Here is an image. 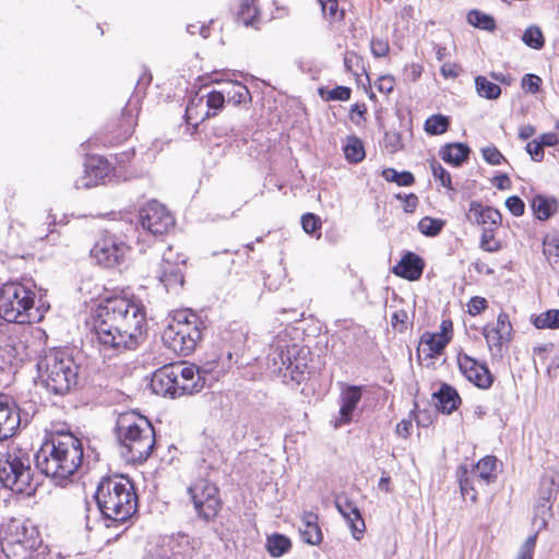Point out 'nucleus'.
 Returning <instances> with one entry per match:
<instances>
[{
    "instance_id": "nucleus-6",
    "label": "nucleus",
    "mask_w": 559,
    "mask_h": 559,
    "mask_svg": "<svg viewBox=\"0 0 559 559\" xmlns=\"http://www.w3.org/2000/svg\"><path fill=\"white\" fill-rule=\"evenodd\" d=\"M0 481L17 493L31 496L36 491L37 483L34 480L31 455L26 450L11 445L0 454Z\"/></svg>"
},
{
    "instance_id": "nucleus-53",
    "label": "nucleus",
    "mask_w": 559,
    "mask_h": 559,
    "mask_svg": "<svg viewBox=\"0 0 559 559\" xmlns=\"http://www.w3.org/2000/svg\"><path fill=\"white\" fill-rule=\"evenodd\" d=\"M431 170H432L433 177L436 179H439L443 187L449 188V189L452 188L451 187V185H452L451 175L445 168L442 167V165L440 163L432 162Z\"/></svg>"
},
{
    "instance_id": "nucleus-37",
    "label": "nucleus",
    "mask_w": 559,
    "mask_h": 559,
    "mask_svg": "<svg viewBox=\"0 0 559 559\" xmlns=\"http://www.w3.org/2000/svg\"><path fill=\"white\" fill-rule=\"evenodd\" d=\"M475 88L478 96L486 99L493 100L501 95V87L483 75L475 78Z\"/></svg>"
},
{
    "instance_id": "nucleus-15",
    "label": "nucleus",
    "mask_w": 559,
    "mask_h": 559,
    "mask_svg": "<svg viewBox=\"0 0 559 559\" xmlns=\"http://www.w3.org/2000/svg\"><path fill=\"white\" fill-rule=\"evenodd\" d=\"M177 364L166 365L157 369L151 379V388L153 392L162 396H170L173 399L179 396Z\"/></svg>"
},
{
    "instance_id": "nucleus-42",
    "label": "nucleus",
    "mask_w": 559,
    "mask_h": 559,
    "mask_svg": "<svg viewBox=\"0 0 559 559\" xmlns=\"http://www.w3.org/2000/svg\"><path fill=\"white\" fill-rule=\"evenodd\" d=\"M543 252L554 270L559 272V238L546 237L543 242Z\"/></svg>"
},
{
    "instance_id": "nucleus-55",
    "label": "nucleus",
    "mask_w": 559,
    "mask_h": 559,
    "mask_svg": "<svg viewBox=\"0 0 559 559\" xmlns=\"http://www.w3.org/2000/svg\"><path fill=\"white\" fill-rule=\"evenodd\" d=\"M5 350L10 358L22 361L25 356V345L22 342L12 341L5 345Z\"/></svg>"
},
{
    "instance_id": "nucleus-58",
    "label": "nucleus",
    "mask_w": 559,
    "mask_h": 559,
    "mask_svg": "<svg viewBox=\"0 0 559 559\" xmlns=\"http://www.w3.org/2000/svg\"><path fill=\"white\" fill-rule=\"evenodd\" d=\"M394 84L395 81L392 75H382L377 81L376 86L379 92L389 94L393 91Z\"/></svg>"
},
{
    "instance_id": "nucleus-12",
    "label": "nucleus",
    "mask_w": 559,
    "mask_h": 559,
    "mask_svg": "<svg viewBox=\"0 0 559 559\" xmlns=\"http://www.w3.org/2000/svg\"><path fill=\"white\" fill-rule=\"evenodd\" d=\"M185 264L186 257L182 254H176L171 247H168L167 250L163 253L158 278L167 290L176 286H182V266Z\"/></svg>"
},
{
    "instance_id": "nucleus-41",
    "label": "nucleus",
    "mask_w": 559,
    "mask_h": 559,
    "mask_svg": "<svg viewBox=\"0 0 559 559\" xmlns=\"http://www.w3.org/2000/svg\"><path fill=\"white\" fill-rule=\"evenodd\" d=\"M467 21L471 25L484 31L492 32L496 29L493 17L478 10H471L467 14Z\"/></svg>"
},
{
    "instance_id": "nucleus-62",
    "label": "nucleus",
    "mask_w": 559,
    "mask_h": 559,
    "mask_svg": "<svg viewBox=\"0 0 559 559\" xmlns=\"http://www.w3.org/2000/svg\"><path fill=\"white\" fill-rule=\"evenodd\" d=\"M506 206L508 210H525V204L521 198L518 195L509 197L506 200Z\"/></svg>"
},
{
    "instance_id": "nucleus-30",
    "label": "nucleus",
    "mask_w": 559,
    "mask_h": 559,
    "mask_svg": "<svg viewBox=\"0 0 559 559\" xmlns=\"http://www.w3.org/2000/svg\"><path fill=\"white\" fill-rule=\"evenodd\" d=\"M186 121L188 124L198 127L199 122L211 118V111L204 109V97L194 96L190 98L186 108Z\"/></svg>"
},
{
    "instance_id": "nucleus-29",
    "label": "nucleus",
    "mask_w": 559,
    "mask_h": 559,
    "mask_svg": "<svg viewBox=\"0 0 559 559\" xmlns=\"http://www.w3.org/2000/svg\"><path fill=\"white\" fill-rule=\"evenodd\" d=\"M497 460L495 456H485L483 457L468 473L471 476L475 477L479 485H488L491 481H495L497 476L493 473L496 468Z\"/></svg>"
},
{
    "instance_id": "nucleus-56",
    "label": "nucleus",
    "mask_w": 559,
    "mask_h": 559,
    "mask_svg": "<svg viewBox=\"0 0 559 559\" xmlns=\"http://www.w3.org/2000/svg\"><path fill=\"white\" fill-rule=\"evenodd\" d=\"M526 152L534 162H542L544 158V147L539 141H532L526 144Z\"/></svg>"
},
{
    "instance_id": "nucleus-21",
    "label": "nucleus",
    "mask_w": 559,
    "mask_h": 559,
    "mask_svg": "<svg viewBox=\"0 0 559 559\" xmlns=\"http://www.w3.org/2000/svg\"><path fill=\"white\" fill-rule=\"evenodd\" d=\"M143 230L153 236H162L175 228L176 219L171 212H146L139 218Z\"/></svg>"
},
{
    "instance_id": "nucleus-27",
    "label": "nucleus",
    "mask_w": 559,
    "mask_h": 559,
    "mask_svg": "<svg viewBox=\"0 0 559 559\" xmlns=\"http://www.w3.org/2000/svg\"><path fill=\"white\" fill-rule=\"evenodd\" d=\"M302 526L299 527L301 538L309 545H318L322 540V533L318 525V515L312 512H305Z\"/></svg>"
},
{
    "instance_id": "nucleus-52",
    "label": "nucleus",
    "mask_w": 559,
    "mask_h": 559,
    "mask_svg": "<svg viewBox=\"0 0 559 559\" xmlns=\"http://www.w3.org/2000/svg\"><path fill=\"white\" fill-rule=\"evenodd\" d=\"M371 53L376 58L386 57L390 52L389 41L373 37L370 41Z\"/></svg>"
},
{
    "instance_id": "nucleus-26",
    "label": "nucleus",
    "mask_w": 559,
    "mask_h": 559,
    "mask_svg": "<svg viewBox=\"0 0 559 559\" xmlns=\"http://www.w3.org/2000/svg\"><path fill=\"white\" fill-rule=\"evenodd\" d=\"M40 222L35 236L38 239H45L56 230L57 226L67 225L69 223V215L66 212H43Z\"/></svg>"
},
{
    "instance_id": "nucleus-31",
    "label": "nucleus",
    "mask_w": 559,
    "mask_h": 559,
    "mask_svg": "<svg viewBox=\"0 0 559 559\" xmlns=\"http://www.w3.org/2000/svg\"><path fill=\"white\" fill-rule=\"evenodd\" d=\"M469 153V147L463 143L447 144L440 150L441 158L445 163L452 164L454 166H459L464 163L468 158Z\"/></svg>"
},
{
    "instance_id": "nucleus-23",
    "label": "nucleus",
    "mask_w": 559,
    "mask_h": 559,
    "mask_svg": "<svg viewBox=\"0 0 559 559\" xmlns=\"http://www.w3.org/2000/svg\"><path fill=\"white\" fill-rule=\"evenodd\" d=\"M361 400V388L356 385H347L341 394L342 405L340 408V419L335 426L348 424L353 418V412Z\"/></svg>"
},
{
    "instance_id": "nucleus-34",
    "label": "nucleus",
    "mask_w": 559,
    "mask_h": 559,
    "mask_svg": "<svg viewBox=\"0 0 559 559\" xmlns=\"http://www.w3.org/2000/svg\"><path fill=\"white\" fill-rule=\"evenodd\" d=\"M530 202L531 210H557L559 207L558 200L550 194L537 193L531 189L530 194H525Z\"/></svg>"
},
{
    "instance_id": "nucleus-39",
    "label": "nucleus",
    "mask_w": 559,
    "mask_h": 559,
    "mask_svg": "<svg viewBox=\"0 0 559 559\" xmlns=\"http://www.w3.org/2000/svg\"><path fill=\"white\" fill-rule=\"evenodd\" d=\"M459 484L462 496L464 498H468L473 503H475L477 501L476 486L479 484L475 477L468 474L466 468H462V472L459 476Z\"/></svg>"
},
{
    "instance_id": "nucleus-64",
    "label": "nucleus",
    "mask_w": 559,
    "mask_h": 559,
    "mask_svg": "<svg viewBox=\"0 0 559 559\" xmlns=\"http://www.w3.org/2000/svg\"><path fill=\"white\" fill-rule=\"evenodd\" d=\"M213 133L216 138L235 136V129L233 126L215 127Z\"/></svg>"
},
{
    "instance_id": "nucleus-19",
    "label": "nucleus",
    "mask_w": 559,
    "mask_h": 559,
    "mask_svg": "<svg viewBox=\"0 0 559 559\" xmlns=\"http://www.w3.org/2000/svg\"><path fill=\"white\" fill-rule=\"evenodd\" d=\"M20 413L15 402L0 394V442L11 438L20 426Z\"/></svg>"
},
{
    "instance_id": "nucleus-24",
    "label": "nucleus",
    "mask_w": 559,
    "mask_h": 559,
    "mask_svg": "<svg viewBox=\"0 0 559 559\" xmlns=\"http://www.w3.org/2000/svg\"><path fill=\"white\" fill-rule=\"evenodd\" d=\"M335 507L343 518L354 514V519H356L358 523L353 524V537L359 540L366 530L365 521L359 509L347 498L346 495H338L335 497Z\"/></svg>"
},
{
    "instance_id": "nucleus-48",
    "label": "nucleus",
    "mask_w": 559,
    "mask_h": 559,
    "mask_svg": "<svg viewBox=\"0 0 559 559\" xmlns=\"http://www.w3.org/2000/svg\"><path fill=\"white\" fill-rule=\"evenodd\" d=\"M301 225L307 234L314 235L317 231H320L321 229V219L312 212H307L305 215L301 216ZM320 236L321 233H318L317 238H319Z\"/></svg>"
},
{
    "instance_id": "nucleus-1",
    "label": "nucleus",
    "mask_w": 559,
    "mask_h": 559,
    "mask_svg": "<svg viewBox=\"0 0 559 559\" xmlns=\"http://www.w3.org/2000/svg\"><path fill=\"white\" fill-rule=\"evenodd\" d=\"M146 312L140 300L114 296L102 300L92 316V340L107 358L135 349L144 338Z\"/></svg>"
},
{
    "instance_id": "nucleus-44",
    "label": "nucleus",
    "mask_w": 559,
    "mask_h": 559,
    "mask_svg": "<svg viewBox=\"0 0 559 559\" xmlns=\"http://www.w3.org/2000/svg\"><path fill=\"white\" fill-rule=\"evenodd\" d=\"M444 225L445 221L441 218L425 216L418 222V230L427 237H435L440 234Z\"/></svg>"
},
{
    "instance_id": "nucleus-7",
    "label": "nucleus",
    "mask_w": 559,
    "mask_h": 559,
    "mask_svg": "<svg viewBox=\"0 0 559 559\" xmlns=\"http://www.w3.org/2000/svg\"><path fill=\"white\" fill-rule=\"evenodd\" d=\"M202 338V322L195 313L177 312L163 332L162 340L169 349L188 356Z\"/></svg>"
},
{
    "instance_id": "nucleus-9",
    "label": "nucleus",
    "mask_w": 559,
    "mask_h": 559,
    "mask_svg": "<svg viewBox=\"0 0 559 559\" xmlns=\"http://www.w3.org/2000/svg\"><path fill=\"white\" fill-rule=\"evenodd\" d=\"M187 492L200 519L205 522L213 521L222 508L218 488L207 479L200 478L193 481Z\"/></svg>"
},
{
    "instance_id": "nucleus-3",
    "label": "nucleus",
    "mask_w": 559,
    "mask_h": 559,
    "mask_svg": "<svg viewBox=\"0 0 559 559\" xmlns=\"http://www.w3.org/2000/svg\"><path fill=\"white\" fill-rule=\"evenodd\" d=\"M105 521L123 523L136 511L138 497L133 483L122 475L103 477L94 496Z\"/></svg>"
},
{
    "instance_id": "nucleus-17",
    "label": "nucleus",
    "mask_w": 559,
    "mask_h": 559,
    "mask_svg": "<svg viewBox=\"0 0 559 559\" xmlns=\"http://www.w3.org/2000/svg\"><path fill=\"white\" fill-rule=\"evenodd\" d=\"M559 488V473L556 471H547L540 480L538 490V504L536 506V515H540V527L546 526L545 514L551 509V500L556 496Z\"/></svg>"
},
{
    "instance_id": "nucleus-45",
    "label": "nucleus",
    "mask_w": 559,
    "mask_h": 559,
    "mask_svg": "<svg viewBox=\"0 0 559 559\" xmlns=\"http://www.w3.org/2000/svg\"><path fill=\"white\" fill-rule=\"evenodd\" d=\"M225 104V92L212 91L204 97V109L211 111V117H215Z\"/></svg>"
},
{
    "instance_id": "nucleus-14",
    "label": "nucleus",
    "mask_w": 559,
    "mask_h": 559,
    "mask_svg": "<svg viewBox=\"0 0 559 559\" xmlns=\"http://www.w3.org/2000/svg\"><path fill=\"white\" fill-rule=\"evenodd\" d=\"M111 168L106 158L99 155L86 159L84 176L76 180V188H92L111 180Z\"/></svg>"
},
{
    "instance_id": "nucleus-54",
    "label": "nucleus",
    "mask_w": 559,
    "mask_h": 559,
    "mask_svg": "<svg viewBox=\"0 0 559 559\" xmlns=\"http://www.w3.org/2000/svg\"><path fill=\"white\" fill-rule=\"evenodd\" d=\"M352 90L347 86H336L328 92L326 100L346 102L350 98Z\"/></svg>"
},
{
    "instance_id": "nucleus-50",
    "label": "nucleus",
    "mask_w": 559,
    "mask_h": 559,
    "mask_svg": "<svg viewBox=\"0 0 559 559\" xmlns=\"http://www.w3.org/2000/svg\"><path fill=\"white\" fill-rule=\"evenodd\" d=\"M481 155L486 163L493 166L500 165L504 160L503 155L495 145L481 148Z\"/></svg>"
},
{
    "instance_id": "nucleus-13",
    "label": "nucleus",
    "mask_w": 559,
    "mask_h": 559,
    "mask_svg": "<svg viewBox=\"0 0 559 559\" xmlns=\"http://www.w3.org/2000/svg\"><path fill=\"white\" fill-rule=\"evenodd\" d=\"M473 215H468V219L483 226V233L480 238V248L488 252H497L501 246L498 240L495 239L493 230L501 224L502 216L501 212H471Z\"/></svg>"
},
{
    "instance_id": "nucleus-59",
    "label": "nucleus",
    "mask_w": 559,
    "mask_h": 559,
    "mask_svg": "<svg viewBox=\"0 0 559 559\" xmlns=\"http://www.w3.org/2000/svg\"><path fill=\"white\" fill-rule=\"evenodd\" d=\"M324 14L335 17L338 10L337 0H318Z\"/></svg>"
},
{
    "instance_id": "nucleus-47",
    "label": "nucleus",
    "mask_w": 559,
    "mask_h": 559,
    "mask_svg": "<svg viewBox=\"0 0 559 559\" xmlns=\"http://www.w3.org/2000/svg\"><path fill=\"white\" fill-rule=\"evenodd\" d=\"M522 40L533 49H542L545 45L544 35L537 26L527 27L523 33Z\"/></svg>"
},
{
    "instance_id": "nucleus-2",
    "label": "nucleus",
    "mask_w": 559,
    "mask_h": 559,
    "mask_svg": "<svg viewBox=\"0 0 559 559\" xmlns=\"http://www.w3.org/2000/svg\"><path fill=\"white\" fill-rule=\"evenodd\" d=\"M83 459L82 442L70 431H51L35 454L37 469L56 483L71 477Z\"/></svg>"
},
{
    "instance_id": "nucleus-8",
    "label": "nucleus",
    "mask_w": 559,
    "mask_h": 559,
    "mask_svg": "<svg viewBox=\"0 0 559 559\" xmlns=\"http://www.w3.org/2000/svg\"><path fill=\"white\" fill-rule=\"evenodd\" d=\"M35 293L23 284L10 282L0 288V317L10 323H31Z\"/></svg>"
},
{
    "instance_id": "nucleus-10",
    "label": "nucleus",
    "mask_w": 559,
    "mask_h": 559,
    "mask_svg": "<svg viewBox=\"0 0 559 559\" xmlns=\"http://www.w3.org/2000/svg\"><path fill=\"white\" fill-rule=\"evenodd\" d=\"M513 328L509 314L501 311L495 323L486 324L483 328V336L486 340L492 358L501 359L504 349L512 341Z\"/></svg>"
},
{
    "instance_id": "nucleus-63",
    "label": "nucleus",
    "mask_w": 559,
    "mask_h": 559,
    "mask_svg": "<svg viewBox=\"0 0 559 559\" xmlns=\"http://www.w3.org/2000/svg\"><path fill=\"white\" fill-rule=\"evenodd\" d=\"M385 143H386V146H392L393 147V151H397L401 148V135L400 133L397 132H393V133H386L385 134Z\"/></svg>"
},
{
    "instance_id": "nucleus-36",
    "label": "nucleus",
    "mask_w": 559,
    "mask_h": 559,
    "mask_svg": "<svg viewBox=\"0 0 559 559\" xmlns=\"http://www.w3.org/2000/svg\"><path fill=\"white\" fill-rule=\"evenodd\" d=\"M532 324L538 329H549V330H556L559 329V310L558 309H550L545 312H542L537 316H532L531 318Z\"/></svg>"
},
{
    "instance_id": "nucleus-5",
    "label": "nucleus",
    "mask_w": 559,
    "mask_h": 559,
    "mask_svg": "<svg viewBox=\"0 0 559 559\" xmlns=\"http://www.w3.org/2000/svg\"><path fill=\"white\" fill-rule=\"evenodd\" d=\"M37 368L43 384L52 394L64 395L78 383L79 367L66 352L49 350Z\"/></svg>"
},
{
    "instance_id": "nucleus-60",
    "label": "nucleus",
    "mask_w": 559,
    "mask_h": 559,
    "mask_svg": "<svg viewBox=\"0 0 559 559\" xmlns=\"http://www.w3.org/2000/svg\"><path fill=\"white\" fill-rule=\"evenodd\" d=\"M441 75L444 79H455L459 76L460 68L452 62H444L440 68Z\"/></svg>"
},
{
    "instance_id": "nucleus-4",
    "label": "nucleus",
    "mask_w": 559,
    "mask_h": 559,
    "mask_svg": "<svg viewBox=\"0 0 559 559\" xmlns=\"http://www.w3.org/2000/svg\"><path fill=\"white\" fill-rule=\"evenodd\" d=\"M117 439L123 449L122 454L133 463H143L155 445V430L147 418L135 413H123L116 424Z\"/></svg>"
},
{
    "instance_id": "nucleus-57",
    "label": "nucleus",
    "mask_w": 559,
    "mask_h": 559,
    "mask_svg": "<svg viewBox=\"0 0 559 559\" xmlns=\"http://www.w3.org/2000/svg\"><path fill=\"white\" fill-rule=\"evenodd\" d=\"M467 307H468V313L471 316H477L486 309L487 300L483 297L475 296V297L471 298Z\"/></svg>"
},
{
    "instance_id": "nucleus-40",
    "label": "nucleus",
    "mask_w": 559,
    "mask_h": 559,
    "mask_svg": "<svg viewBox=\"0 0 559 559\" xmlns=\"http://www.w3.org/2000/svg\"><path fill=\"white\" fill-rule=\"evenodd\" d=\"M292 547L289 538L282 534H274L267 537L266 549L272 557H281Z\"/></svg>"
},
{
    "instance_id": "nucleus-35",
    "label": "nucleus",
    "mask_w": 559,
    "mask_h": 559,
    "mask_svg": "<svg viewBox=\"0 0 559 559\" xmlns=\"http://www.w3.org/2000/svg\"><path fill=\"white\" fill-rule=\"evenodd\" d=\"M236 20L245 26H255L259 21V11L254 7V0H242L237 12Z\"/></svg>"
},
{
    "instance_id": "nucleus-28",
    "label": "nucleus",
    "mask_w": 559,
    "mask_h": 559,
    "mask_svg": "<svg viewBox=\"0 0 559 559\" xmlns=\"http://www.w3.org/2000/svg\"><path fill=\"white\" fill-rule=\"evenodd\" d=\"M436 406L442 413L451 414L461 402L457 392L448 384H442L438 392L433 393Z\"/></svg>"
},
{
    "instance_id": "nucleus-11",
    "label": "nucleus",
    "mask_w": 559,
    "mask_h": 559,
    "mask_svg": "<svg viewBox=\"0 0 559 559\" xmlns=\"http://www.w3.org/2000/svg\"><path fill=\"white\" fill-rule=\"evenodd\" d=\"M129 252L124 241L115 236H104L91 249V258L104 267L119 265Z\"/></svg>"
},
{
    "instance_id": "nucleus-18",
    "label": "nucleus",
    "mask_w": 559,
    "mask_h": 559,
    "mask_svg": "<svg viewBox=\"0 0 559 559\" xmlns=\"http://www.w3.org/2000/svg\"><path fill=\"white\" fill-rule=\"evenodd\" d=\"M40 544L41 539L38 531H32L31 537L24 542V545L23 543L20 544L19 539L4 536L0 538L2 552L8 559H28Z\"/></svg>"
},
{
    "instance_id": "nucleus-22",
    "label": "nucleus",
    "mask_w": 559,
    "mask_h": 559,
    "mask_svg": "<svg viewBox=\"0 0 559 559\" xmlns=\"http://www.w3.org/2000/svg\"><path fill=\"white\" fill-rule=\"evenodd\" d=\"M424 260L414 252H407L393 267V273L408 281H417L424 271Z\"/></svg>"
},
{
    "instance_id": "nucleus-46",
    "label": "nucleus",
    "mask_w": 559,
    "mask_h": 559,
    "mask_svg": "<svg viewBox=\"0 0 559 559\" xmlns=\"http://www.w3.org/2000/svg\"><path fill=\"white\" fill-rule=\"evenodd\" d=\"M382 177L389 182H395L401 187H408L414 183L415 178L409 171L399 173L394 168H385L382 170Z\"/></svg>"
},
{
    "instance_id": "nucleus-43",
    "label": "nucleus",
    "mask_w": 559,
    "mask_h": 559,
    "mask_svg": "<svg viewBox=\"0 0 559 559\" xmlns=\"http://www.w3.org/2000/svg\"><path fill=\"white\" fill-rule=\"evenodd\" d=\"M450 120L443 115H432L425 121V131L432 135H439L447 132Z\"/></svg>"
},
{
    "instance_id": "nucleus-32",
    "label": "nucleus",
    "mask_w": 559,
    "mask_h": 559,
    "mask_svg": "<svg viewBox=\"0 0 559 559\" xmlns=\"http://www.w3.org/2000/svg\"><path fill=\"white\" fill-rule=\"evenodd\" d=\"M32 531H37V528L31 523L25 521L11 520L7 524L2 536L12 539H19L20 544H24V542L31 537Z\"/></svg>"
},
{
    "instance_id": "nucleus-16",
    "label": "nucleus",
    "mask_w": 559,
    "mask_h": 559,
    "mask_svg": "<svg viewBox=\"0 0 559 559\" xmlns=\"http://www.w3.org/2000/svg\"><path fill=\"white\" fill-rule=\"evenodd\" d=\"M457 364L465 378L480 389H488L492 384V374L485 364L478 362L467 354H459Z\"/></svg>"
},
{
    "instance_id": "nucleus-61",
    "label": "nucleus",
    "mask_w": 559,
    "mask_h": 559,
    "mask_svg": "<svg viewBox=\"0 0 559 559\" xmlns=\"http://www.w3.org/2000/svg\"><path fill=\"white\" fill-rule=\"evenodd\" d=\"M412 428V420L403 419L396 425L395 432L399 437L406 439L411 435Z\"/></svg>"
},
{
    "instance_id": "nucleus-33",
    "label": "nucleus",
    "mask_w": 559,
    "mask_h": 559,
    "mask_svg": "<svg viewBox=\"0 0 559 559\" xmlns=\"http://www.w3.org/2000/svg\"><path fill=\"white\" fill-rule=\"evenodd\" d=\"M343 152L346 160L350 164H357L366 156L362 141L355 135L347 136Z\"/></svg>"
},
{
    "instance_id": "nucleus-38",
    "label": "nucleus",
    "mask_w": 559,
    "mask_h": 559,
    "mask_svg": "<svg viewBox=\"0 0 559 559\" xmlns=\"http://www.w3.org/2000/svg\"><path fill=\"white\" fill-rule=\"evenodd\" d=\"M229 103L234 105L246 104L251 100L248 87L241 83H230L224 88Z\"/></svg>"
},
{
    "instance_id": "nucleus-51",
    "label": "nucleus",
    "mask_w": 559,
    "mask_h": 559,
    "mask_svg": "<svg viewBox=\"0 0 559 559\" xmlns=\"http://www.w3.org/2000/svg\"><path fill=\"white\" fill-rule=\"evenodd\" d=\"M537 534L528 536L520 547L516 559H533Z\"/></svg>"
},
{
    "instance_id": "nucleus-25",
    "label": "nucleus",
    "mask_w": 559,
    "mask_h": 559,
    "mask_svg": "<svg viewBox=\"0 0 559 559\" xmlns=\"http://www.w3.org/2000/svg\"><path fill=\"white\" fill-rule=\"evenodd\" d=\"M450 340L451 336L445 333L426 332L420 337L418 352L430 358L436 357L443 352Z\"/></svg>"
},
{
    "instance_id": "nucleus-49",
    "label": "nucleus",
    "mask_w": 559,
    "mask_h": 559,
    "mask_svg": "<svg viewBox=\"0 0 559 559\" xmlns=\"http://www.w3.org/2000/svg\"><path fill=\"white\" fill-rule=\"evenodd\" d=\"M542 83L543 81L538 75L531 73L525 74L521 81L522 88L532 94H536L540 91Z\"/></svg>"
},
{
    "instance_id": "nucleus-20",
    "label": "nucleus",
    "mask_w": 559,
    "mask_h": 559,
    "mask_svg": "<svg viewBox=\"0 0 559 559\" xmlns=\"http://www.w3.org/2000/svg\"><path fill=\"white\" fill-rule=\"evenodd\" d=\"M177 371L179 373V396L201 391L205 384L204 374L209 372L204 368L183 366L181 364H177Z\"/></svg>"
}]
</instances>
